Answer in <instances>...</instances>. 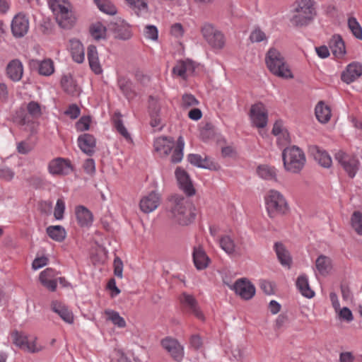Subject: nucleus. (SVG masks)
Here are the masks:
<instances>
[{
	"label": "nucleus",
	"mask_w": 362,
	"mask_h": 362,
	"mask_svg": "<svg viewBox=\"0 0 362 362\" xmlns=\"http://www.w3.org/2000/svg\"><path fill=\"white\" fill-rule=\"evenodd\" d=\"M160 204V195L156 192H151L141 198L139 203V207L144 213L148 214L156 210Z\"/></svg>",
	"instance_id": "15"
},
{
	"label": "nucleus",
	"mask_w": 362,
	"mask_h": 362,
	"mask_svg": "<svg viewBox=\"0 0 362 362\" xmlns=\"http://www.w3.org/2000/svg\"><path fill=\"white\" fill-rule=\"evenodd\" d=\"M315 0H296L292 5L291 22L296 26L310 23L315 16Z\"/></svg>",
	"instance_id": "2"
},
{
	"label": "nucleus",
	"mask_w": 362,
	"mask_h": 362,
	"mask_svg": "<svg viewBox=\"0 0 362 362\" xmlns=\"http://www.w3.org/2000/svg\"><path fill=\"white\" fill-rule=\"evenodd\" d=\"M288 130L286 127L285 126L284 122L281 119L276 120L272 128V134L276 136L277 134H281L284 131Z\"/></svg>",
	"instance_id": "62"
},
{
	"label": "nucleus",
	"mask_w": 362,
	"mask_h": 362,
	"mask_svg": "<svg viewBox=\"0 0 362 362\" xmlns=\"http://www.w3.org/2000/svg\"><path fill=\"white\" fill-rule=\"evenodd\" d=\"M81 113V110L78 105L76 104H72L69 106V107L64 111V115L68 116L71 119H76Z\"/></svg>",
	"instance_id": "57"
},
{
	"label": "nucleus",
	"mask_w": 362,
	"mask_h": 362,
	"mask_svg": "<svg viewBox=\"0 0 362 362\" xmlns=\"http://www.w3.org/2000/svg\"><path fill=\"white\" fill-rule=\"evenodd\" d=\"M199 105V100L191 93H185L182 96L181 106L184 109L195 107Z\"/></svg>",
	"instance_id": "50"
},
{
	"label": "nucleus",
	"mask_w": 362,
	"mask_h": 362,
	"mask_svg": "<svg viewBox=\"0 0 362 362\" xmlns=\"http://www.w3.org/2000/svg\"><path fill=\"white\" fill-rule=\"evenodd\" d=\"M154 150L157 156L165 157L171 153L170 158H182L185 141L179 136L176 143L166 136L158 137L153 143Z\"/></svg>",
	"instance_id": "3"
},
{
	"label": "nucleus",
	"mask_w": 362,
	"mask_h": 362,
	"mask_svg": "<svg viewBox=\"0 0 362 362\" xmlns=\"http://www.w3.org/2000/svg\"><path fill=\"white\" fill-rule=\"evenodd\" d=\"M265 62L267 68L274 75L285 79L293 78L292 71L284 56L276 48H270L268 50Z\"/></svg>",
	"instance_id": "4"
},
{
	"label": "nucleus",
	"mask_w": 362,
	"mask_h": 362,
	"mask_svg": "<svg viewBox=\"0 0 362 362\" xmlns=\"http://www.w3.org/2000/svg\"><path fill=\"white\" fill-rule=\"evenodd\" d=\"M57 272L53 269L47 268L40 273L39 279L45 287L51 291H54L57 286Z\"/></svg>",
	"instance_id": "19"
},
{
	"label": "nucleus",
	"mask_w": 362,
	"mask_h": 362,
	"mask_svg": "<svg viewBox=\"0 0 362 362\" xmlns=\"http://www.w3.org/2000/svg\"><path fill=\"white\" fill-rule=\"evenodd\" d=\"M285 170L291 173H298L303 168L304 160H283Z\"/></svg>",
	"instance_id": "41"
},
{
	"label": "nucleus",
	"mask_w": 362,
	"mask_h": 362,
	"mask_svg": "<svg viewBox=\"0 0 362 362\" xmlns=\"http://www.w3.org/2000/svg\"><path fill=\"white\" fill-rule=\"evenodd\" d=\"M114 274L116 276L122 279L123 272V263L119 257H115L114 259Z\"/></svg>",
	"instance_id": "60"
},
{
	"label": "nucleus",
	"mask_w": 362,
	"mask_h": 362,
	"mask_svg": "<svg viewBox=\"0 0 362 362\" xmlns=\"http://www.w3.org/2000/svg\"><path fill=\"white\" fill-rule=\"evenodd\" d=\"M75 214L78 223L81 227H89L93 221V214L86 207L78 206L76 207Z\"/></svg>",
	"instance_id": "24"
},
{
	"label": "nucleus",
	"mask_w": 362,
	"mask_h": 362,
	"mask_svg": "<svg viewBox=\"0 0 362 362\" xmlns=\"http://www.w3.org/2000/svg\"><path fill=\"white\" fill-rule=\"evenodd\" d=\"M194 71V65L192 60L186 59L180 61L173 67V72L182 77L186 78L188 74H191Z\"/></svg>",
	"instance_id": "29"
},
{
	"label": "nucleus",
	"mask_w": 362,
	"mask_h": 362,
	"mask_svg": "<svg viewBox=\"0 0 362 362\" xmlns=\"http://www.w3.org/2000/svg\"><path fill=\"white\" fill-rule=\"evenodd\" d=\"M14 173L7 167H0V177L6 180L10 181L13 179Z\"/></svg>",
	"instance_id": "63"
},
{
	"label": "nucleus",
	"mask_w": 362,
	"mask_h": 362,
	"mask_svg": "<svg viewBox=\"0 0 362 362\" xmlns=\"http://www.w3.org/2000/svg\"><path fill=\"white\" fill-rule=\"evenodd\" d=\"M257 175L264 180H276V172L274 168L267 165H259L257 168Z\"/></svg>",
	"instance_id": "36"
},
{
	"label": "nucleus",
	"mask_w": 362,
	"mask_h": 362,
	"mask_svg": "<svg viewBox=\"0 0 362 362\" xmlns=\"http://www.w3.org/2000/svg\"><path fill=\"white\" fill-rule=\"evenodd\" d=\"M46 230L49 237L57 242L63 241L66 237V231L61 226H50Z\"/></svg>",
	"instance_id": "38"
},
{
	"label": "nucleus",
	"mask_w": 362,
	"mask_h": 362,
	"mask_svg": "<svg viewBox=\"0 0 362 362\" xmlns=\"http://www.w3.org/2000/svg\"><path fill=\"white\" fill-rule=\"evenodd\" d=\"M180 300L187 313L193 315L198 320L202 321L205 320L204 315L193 296L184 293L180 296Z\"/></svg>",
	"instance_id": "12"
},
{
	"label": "nucleus",
	"mask_w": 362,
	"mask_h": 362,
	"mask_svg": "<svg viewBox=\"0 0 362 362\" xmlns=\"http://www.w3.org/2000/svg\"><path fill=\"white\" fill-rule=\"evenodd\" d=\"M30 23L28 16L18 13L14 16L11 23V30L15 38L23 37L29 30Z\"/></svg>",
	"instance_id": "11"
},
{
	"label": "nucleus",
	"mask_w": 362,
	"mask_h": 362,
	"mask_svg": "<svg viewBox=\"0 0 362 362\" xmlns=\"http://www.w3.org/2000/svg\"><path fill=\"white\" fill-rule=\"evenodd\" d=\"M122 114L119 112H115L112 118L114 127L117 132H119L124 138L127 140L131 139V136L125 126L123 124V121L121 119Z\"/></svg>",
	"instance_id": "37"
},
{
	"label": "nucleus",
	"mask_w": 362,
	"mask_h": 362,
	"mask_svg": "<svg viewBox=\"0 0 362 362\" xmlns=\"http://www.w3.org/2000/svg\"><path fill=\"white\" fill-rule=\"evenodd\" d=\"M69 49L73 60L78 64L82 63L85 59V52L83 44L76 39L69 41Z\"/></svg>",
	"instance_id": "30"
},
{
	"label": "nucleus",
	"mask_w": 362,
	"mask_h": 362,
	"mask_svg": "<svg viewBox=\"0 0 362 362\" xmlns=\"http://www.w3.org/2000/svg\"><path fill=\"white\" fill-rule=\"evenodd\" d=\"M48 169L52 175H66L73 170V167L69 160H51Z\"/></svg>",
	"instance_id": "17"
},
{
	"label": "nucleus",
	"mask_w": 362,
	"mask_h": 362,
	"mask_svg": "<svg viewBox=\"0 0 362 362\" xmlns=\"http://www.w3.org/2000/svg\"><path fill=\"white\" fill-rule=\"evenodd\" d=\"M250 39L252 42H267L265 33L259 28H255L250 34Z\"/></svg>",
	"instance_id": "54"
},
{
	"label": "nucleus",
	"mask_w": 362,
	"mask_h": 362,
	"mask_svg": "<svg viewBox=\"0 0 362 362\" xmlns=\"http://www.w3.org/2000/svg\"><path fill=\"white\" fill-rule=\"evenodd\" d=\"M6 72L8 78L14 82L19 81L23 74V66L18 59L11 60L7 65Z\"/></svg>",
	"instance_id": "20"
},
{
	"label": "nucleus",
	"mask_w": 362,
	"mask_h": 362,
	"mask_svg": "<svg viewBox=\"0 0 362 362\" xmlns=\"http://www.w3.org/2000/svg\"><path fill=\"white\" fill-rule=\"evenodd\" d=\"M337 317L340 320L346 321L347 322H351L354 320L353 314L351 310L347 307L339 308L336 311Z\"/></svg>",
	"instance_id": "52"
},
{
	"label": "nucleus",
	"mask_w": 362,
	"mask_h": 362,
	"mask_svg": "<svg viewBox=\"0 0 362 362\" xmlns=\"http://www.w3.org/2000/svg\"><path fill=\"white\" fill-rule=\"evenodd\" d=\"M231 288L235 293L244 300L251 299L255 294V288L253 284L245 279L237 280Z\"/></svg>",
	"instance_id": "14"
},
{
	"label": "nucleus",
	"mask_w": 362,
	"mask_h": 362,
	"mask_svg": "<svg viewBox=\"0 0 362 362\" xmlns=\"http://www.w3.org/2000/svg\"><path fill=\"white\" fill-rule=\"evenodd\" d=\"M47 262L48 259L46 257H37L34 259L32 267L33 269L36 270L45 266Z\"/></svg>",
	"instance_id": "64"
},
{
	"label": "nucleus",
	"mask_w": 362,
	"mask_h": 362,
	"mask_svg": "<svg viewBox=\"0 0 362 362\" xmlns=\"http://www.w3.org/2000/svg\"><path fill=\"white\" fill-rule=\"evenodd\" d=\"M117 85L124 97L128 100H131L134 98L136 96V92L134 88L133 83L130 79L124 76H119L117 78Z\"/></svg>",
	"instance_id": "31"
},
{
	"label": "nucleus",
	"mask_w": 362,
	"mask_h": 362,
	"mask_svg": "<svg viewBox=\"0 0 362 362\" xmlns=\"http://www.w3.org/2000/svg\"><path fill=\"white\" fill-rule=\"evenodd\" d=\"M175 177L180 189L188 197L195 194L196 189L188 173L182 168H177L175 170Z\"/></svg>",
	"instance_id": "13"
},
{
	"label": "nucleus",
	"mask_w": 362,
	"mask_h": 362,
	"mask_svg": "<svg viewBox=\"0 0 362 362\" xmlns=\"http://www.w3.org/2000/svg\"><path fill=\"white\" fill-rule=\"evenodd\" d=\"M348 26L353 35L359 40L362 39V28L354 17L348 19Z\"/></svg>",
	"instance_id": "48"
},
{
	"label": "nucleus",
	"mask_w": 362,
	"mask_h": 362,
	"mask_svg": "<svg viewBox=\"0 0 362 362\" xmlns=\"http://www.w3.org/2000/svg\"><path fill=\"white\" fill-rule=\"evenodd\" d=\"M192 257L194 266L199 270L206 269L211 262L204 249L199 246L194 248Z\"/></svg>",
	"instance_id": "21"
},
{
	"label": "nucleus",
	"mask_w": 362,
	"mask_h": 362,
	"mask_svg": "<svg viewBox=\"0 0 362 362\" xmlns=\"http://www.w3.org/2000/svg\"><path fill=\"white\" fill-rule=\"evenodd\" d=\"M65 211V202L63 199H58L54 209V216L57 220H61L64 217Z\"/></svg>",
	"instance_id": "53"
},
{
	"label": "nucleus",
	"mask_w": 362,
	"mask_h": 362,
	"mask_svg": "<svg viewBox=\"0 0 362 362\" xmlns=\"http://www.w3.org/2000/svg\"><path fill=\"white\" fill-rule=\"evenodd\" d=\"M28 114L35 119H37L42 115L41 105L35 101H30L27 105Z\"/></svg>",
	"instance_id": "49"
},
{
	"label": "nucleus",
	"mask_w": 362,
	"mask_h": 362,
	"mask_svg": "<svg viewBox=\"0 0 362 362\" xmlns=\"http://www.w3.org/2000/svg\"><path fill=\"white\" fill-rule=\"evenodd\" d=\"M13 343L22 350L30 353L39 352L42 346L37 344V338L28 336L18 331H13L11 334Z\"/></svg>",
	"instance_id": "7"
},
{
	"label": "nucleus",
	"mask_w": 362,
	"mask_h": 362,
	"mask_svg": "<svg viewBox=\"0 0 362 362\" xmlns=\"http://www.w3.org/2000/svg\"><path fill=\"white\" fill-rule=\"evenodd\" d=\"M202 34L207 43L215 49H221L225 45L223 34L211 24L203 25Z\"/></svg>",
	"instance_id": "8"
},
{
	"label": "nucleus",
	"mask_w": 362,
	"mask_h": 362,
	"mask_svg": "<svg viewBox=\"0 0 362 362\" xmlns=\"http://www.w3.org/2000/svg\"><path fill=\"white\" fill-rule=\"evenodd\" d=\"M52 310L66 323L74 322V315L72 312L62 303L57 300L53 301L51 305Z\"/></svg>",
	"instance_id": "26"
},
{
	"label": "nucleus",
	"mask_w": 362,
	"mask_h": 362,
	"mask_svg": "<svg viewBox=\"0 0 362 362\" xmlns=\"http://www.w3.org/2000/svg\"><path fill=\"white\" fill-rule=\"evenodd\" d=\"M99 10L108 15H114L117 13L115 6L110 0H94Z\"/></svg>",
	"instance_id": "43"
},
{
	"label": "nucleus",
	"mask_w": 362,
	"mask_h": 362,
	"mask_svg": "<svg viewBox=\"0 0 362 362\" xmlns=\"http://www.w3.org/2000/svg\"><path fill=\"white\" fill-rule=\"evenodd\" d=\"M349 177H354L358 168V160H338Z\"/></svg>",
	"instance_id": "44"
},
{
	"label": "nucleus",
	"mask_w": 362,
	"mask_h": 362,
	"mask_svg": "<svg viewBox=\"0 0 362 362\" xmlns=\"http://www.w3.org/2000/svg\"><path fill=\"white\" fill-rule=\"evenodd\" d=\"M221 248L229 255L236 256L241 254L240 247H238L233 239L228 235H225L221 236L218 240Z\"/></svg>",
	"instance_id": "23"
},
{
	"label": "nucleus",
	"mask_w": 362,
	"mask_h": 362,
	"mask_svg": "<svg viewBox=\"0 0 362 362\" xmlns=\"http://www.w3.org/2000/svg\"><path fill=\"white\" fill-rule=\"evenodd\" d=\"M79 148L83 152L88 156H91L95 148V139L89 134H84L78 138Z\"/></svg>",
	"instance_id": "25"
},
{
	"label": "nucleus",
	"mask_w": 362,
	"mask_h": 362,
	"mask_svg": "<svg viewBox=\"0 0 362 362\" xmlns=\"http://www.w3.org/2000/svg\"><path fill=\"white\" fill-rule=\"evenodd\" d=\"M190 163L195 167L209 170H217L220 168V165L214 160H190Z\"/></svg>",
	"instance_id": "42"
},
{
	"label": "nucleus",
	"mask_w": 362,
	"mask_h": 362,
	"mask_svg": "<svg viewBox=\"0 0 362 362\" xmlns=\"http://www.w3.org/2000/svg\"><path fill=\"white\" fill-rule=\"evenodd\" d=\"M265 204L270 217H274L277 214H284L288 210L284 197L275 189H271L267 193Z\"/></svg>",
	"instance_id": "6"
},
{
	"label": "nucleus",
	"mask_w": 362,
	"mask_h": 362,
	"mask_svg": "<svg viewBox=\"0 0 362 362\" xmlns=\"http://www.w3.org/2000/svg\"><path fill=\"white\" fill-rule=\"evenodd\" d=\"M168 208L170 218L176 224L188 226L195 219L191 203L182 195H173L168 200Z\"/></svg>",
	"instance_id": "1"
},
{
	"label": "nucleus",
	"mask_w": 362,
	"mask_h": 362,
	"mask_svg": "<svg viewBox=\"0 0 362 362\" xmlns=\"http://www.w3.org/2000/svg\"><path fill=\"white\" fill-rule=\"evenodd\" d=\"M331 117V107L323 100L318 101V122L322 124H327L330 120Z\"/></svg>",
	"instance_id": "34"
},
{
	"label": "nucleus",
	"mask_w": 362,
	"mask_h": 362,
	"mask_svg": "<svg viewBox=\"0 0 362 362\" xmlns=\"http://www.w3.org/2000/svg\"><path fill=\"white\" fill-rule=\"evenodd\" d=\"M334 272L332 259L325 255L318 256V274L322 276H329Z\"/></svg>",
	"instance_id": "27"
},
{
	"label": "nucleus",
	"mask_w": 362,
	"mask_h": 362,
	"mask_svg": "<svg viewBox=\"0 0 362 362\" xmlns=\"http://www.w3.org/2000/svg\"><path fill=\"white\" fill-rule=\"evenodd\" d=\"M149 109L151 112V117L158 116L160 111V104L157 98L153 96L149 98Z\"/></svg>",
	"instance_id": "58"
},
{
	"label": "nucleus",
	"mask_w": 362,
	"mask_h": 362,
	"mask_svg": "<svg viewBox=\"0 0 362 362\" xmlns=\"http://www.w3.org/2000/svg\"><path fill=\"white\" fill-rule=\"evenodd\" d=\"M189 345L192 348L198 350L203 345L202 339L198 334H193L189 339Z\"/></svg>",
	"instance_id": "61"
},
{
	"label": "nucleus",
	"mask_w": 362,
	"mask_h": 362,
	"mask_svg": "<svg viewBox=\"0 0 362 362\" xmlns=\"http://www.w3.org/2000/svg\"><path fill=\"white\" fill-rule=\"evenodd\" d=\"M282 158H305V155L298 146H291L283 149Z\"/></svg>",
	"instance_id": "39"
},
{
	"label": "nucleus",
	"mask_w": 362,
	"mask_h": 362,
	"mask_svg": "<svg viewBox=\"0 0 362 362\" xmlns=\"http://www.w3.org/2000/svg\"><path fill=\"white\" fill-rule=\"evenodd\" d=\"M296 284L298 289L303 296L310 298L315 296V292L310 288L305 276L301 275L298 276Z\"/></svg>",
	"instance_id": "33"
},
{
	"label": "nucleus",
	"mask_w": 362,
	"mask_h": 362,
	"mask_svg": "<svg viewBox=\"0 0 362 362\" xmlns=\"http://www.w3.org/2000/svg\"><path fill=\"white\" fill-rule=\"evenodd\" d=\"M129 6L137 13V15L142 13H146L148 11V4L146 0H125Z\"/></svg>",
	"instance_id": "47"
},
{
	"label": "nucleus",
	"mask_w": 362,
	"mask_h": 362,
	"mask_svg": "<svg viewBox=\"0 0 362 362\" xmlns=\"http://www.w3.org/2000/svg\"><path fill=\"white\" fill-rule=\"evenodd\" d=\"M144 35L147 40L157 41L158 38V30L156 26L147 25L144 29Z\"/></svg>",
	"instance_id": "51"
},
{
	"label": "nucleus",
	"mask_w": 362,
	"mask_h": 362,
	"mask_svg": "<svg viewBox=\"0 0 362 362\" xmlns=\"http://www.w3.org/2000/svg\"><path fill=\"white\" fill-rule=\"evenodd\" d=\"M90 33L95 40H98L105 38L106 35V28L101 23L98 22L91 25L90 28Z\"/></svg>",
	"instance_id": "46"
},
{
	"label": "nucleus",
	"mask_w": 362,
	"mask_h": 362,
	"mask_svg": "<svg viewBox=\"0 0 362 362\" xmlns=\"http://www.w3.org/2000/svg\"><path fill=\"white\" fill-rule=\"evenodd\" d=\"M275 136L276 137L278 145L281 147H284L291 142L288 130L284 131L281 134H277Z\"/></svg>",
	"instance_id": "56"
},
{
	"label": "nucleus",
	"mask_w": 362,
	"mask_h": 362,
	"mask_svg": "<svg viewBox=\"0 0 362 362\" xmlns=\"http://www.w3.org/2000/svg\"><path fill=\"white\" fill-rule=\"evenodd\" d=\"M116 37L122 40H127L132 37V32L131 26L124 21H118L114 28Z\"/></svg>",
	"instance_id": "32"
},
{
	"label": "nucleus",
	"mask_w": 362,
	"mask_h": 362,
	"mask_svg": "<svg viewBox=\"0 0 362 362\" xmlns=\"http://www.w3.org/2000/svg\"><path fill=\"white\" fill-rule=\"evenodd\" d=\"M107 320L119 328H124L127 326L125 320L119 315V313L111 309H106L104 312Z\"/></svg>",
	"instance_id": "35"
},
{
	"label": "nucleus",
	"mask_w": 362,
	"mask_h": 362,
	"mask_svg": "<svg viewBox=\"0 0 362 362\" xmlns=\"http://www.w3.org/2000/svg\"><path fill=\"white\" fill-rule=\"evenodd\" d=\"M48 5L61 28H70L74 25L76 18L68 1L48 0Z\"/></svg>",
	"instance_id": "5"
},
{
	"label": "nucleus",
	"mask_w": 362,
	"mask_h": 362,
	"mask_svg": "<svg viewBox=\"0 0 362 362\" xmlns=\"http://www.w3.org/2000/svg\"><path fill=\"white\" fill-rule=\"evenodd\" d=\"M62 86L65 91L68 93H71L74 89V83L71 77H68L66 76H64L62 78Z\"/></svg>",
	"instance_id": "59"
},
{
	"label": "nucleus",
	"mask_w": 362,
	"mask_h": 362,
	"mask_svg": "<svg viewBox=\"0 0 362 362\" xmlns=\"http://www.w3.org/2000/svg\"><path fill=\"white\" fill-rule=\"evenodd\" d=\"M350 224L357 235H362V212L354 211L350 218Z\"/></svg>",
	"instance_id": "40"
},
{
	"label": "nucleus",
	"mask_w": 362,
	"mask_h": 362,
	"mask_svg": "<svg viewBox=\"0 0 362 362\" xmlns=\"http://www.w3.org/2000/svg\"><path fill=\"white\" fill-rule=\"evenodd\" d=\"M54 63L50 59H44L38 63V71L40 75L50 76L54 73Z\"/></svg>",
	"instance_id": "45"
},
{
	"label": "nucleus",
	"mask_w": 362,
	"mask_h": 362,
	"mask_svg": "<svg viewBox=\"0 0 362 362\" xmlns=\"http://www.w3.org/2000/svg\"><path fill=\"white\" fill-rule=\"evenodd\" d=\"M87 57L90 69L97 75L103 73V68L100 63L98 53L95 45H90L88 47Z\"/></svg>",
	"instance_id": "22"
},
{
	"label": "nucleus",
	"mask_w": 362,
	"mask_h": 362,
	"mask_svg": "<svg viewBox=\"0 0 362 362\" xmlns=\"http://www.w3.org/2000/svg\"><path fill=\"white\" fill-rule=\"evenodd\" d=\"M274 247L281 264L284 267L290 268L292 263V258L290 252L284 245L281 243H276Z\"/></svg>",
	"instance_id": "28"
},
{
	"label": "nucleus",
	"mask_w": 362,
	"mask_h": 362,
	"mask_svg": "<svg viewBox=\"0 0 362 362\" xmlns=\"http://www.w3.org/2000/svg\"><path fill=\"white\" fill-rule=\"evenodd\" d=\"M250 117L253 126L258 129L265 127L268 123V112L262 103L252 105L250 111Z\"/></svg>",
	"instance_id": "10"
},
{
	"label": "nucleus",
	"mask_w": 362,
	"mask_h": 362,
	"mask_svg": "<svg viewBox=\"0 0 362 362\" xmlns=\"http://www.w3.org/2000/svg\"><path fill=\"white\" fill-rule=\"evenodd\" d=\"M332 54L337 59H343L346 53L344 40L340 35H334L329 42Z\"/></svg>",
	"instance_id": "18"
},
{
	"label": "nucleus",
	"mask_w": 362,
	"mask_h": 362,
	"mask_svg": "<svg viewBox=\"0 0 362 362\" xmlns=\"http://www.w3.org/2000/svg\"><path fill=\"white\" fill-rule=\"evenodd\" d=\"M160 346L173 360L180 362L184 358V346L177 339L172 337H166L161 339Z\"/></svg>",
	"instance_id": "9"
},
{
	"label": "nucleus",
	"mask_w": 362,
	"mask_h": 362,
	"mask_svg": "<svg viewBox=\"0 0 362 362\" xmlns=\"http://www.w3.org/2000/svg\"><path fill=\"white\" fill-rule=\"evenodd\" d=\"M362 75V64L357 62L349 64L341 74V79L349 84Z\"/></svg>",
	"instance_id": "16"
},
{
	"label": "nucleus",
	"mask_w": 362,
	"mask_h": 362,
	"mask_svg": "<svg viewBox=\"0 0 362 362\" xmlns=\"http://www.w3.org/2000/svg\"><path fill=\"white\" fill-rule=\"evenodd\" d=\"M90 118L88 116H83L76 124V128L78 131L84 132L89 129Z\"/></svg>",
	"instance_id": "55"
}]
</instances>
